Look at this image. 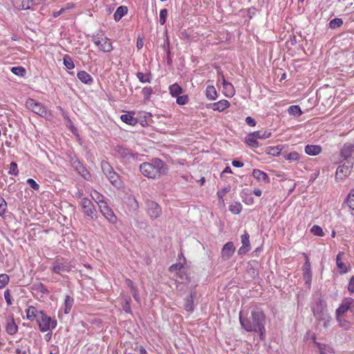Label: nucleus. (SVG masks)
I'll use <instances>...</instances> for the list:
<instances>
[{
	"label": "nucleus",
	"instance_id": "47",
	"mask_svg": "<svg viewBox=\"0 0 354 354\" xmlns=\"http://www.w3.org/2000/svg\"><path fill=\"white\" fill-rule=\"evenodd\" d=\"M310 232L314 234V235H316V236H324V231L322 230V228L319 226V225H313L311 229H310Z\"/></svg>",
	"mask_w": 354,
	"mask_h": 354
},
{
	"label": "nucleus",
	"instance_id": "26",
	"mask_svg": "<svg viewBox=\"0 0 354 354\" xmlns=\"http://www.w3.org/2000/svg\"><path fill=\"white\" fill-rule=\"evenodd\" d=\"M304 272V279L306 281H310L311 280V273H310V263L309 262L308 258L306 257V262L303 268Z\"/></svg>",
	"mask_w": 354,
	"mask_h": 354
},
{
	"label": "nucleus",
	"instance_id": "59",
	"mask_svg": "<svg viewBox=\"0 0 354 354\" xmlns=\"http://www.w3.org/2000/svg\"><path fill=\"white\" fill-rule=\"evenodd\" d=\"M133 297L137 302H140V299L139 297V292L137 288L131 290Z\"/></svg>",
	"mask_w": 354,
	"mask_h": 354
},
{
	"label": "nucleus",
	"instance_id": "58",
	"mask_svg": "<svg viewBox=\"0 0 354 354\" xmlns=\"http://www.w3.org/2000/svg\"><path fill=\"white\" fill-rule=\"evenodd\" d=\"M142 92L146 98H149L153 93V89L151 87H145Z\"/></svg>",
	"mask_w": 354,
	"mask_h": 354
},
{
	"label": "nucleus",
	"instance_id": "35",
	"mask_svg": "<svg viewBox=\"0 0 354 354\" xmlns=\"http://www.w3.org/2000/svg\"><path fill=\"white\" fill-rule=\"evenodd\" d=\"M252 133V136H254L257 139H266L271 136V132L268 131H254Z\"/></svg>",
	"mask_w": 354,
	"mask_h": 354
},
{
	"label": "nucleus",
	"instance_id": "2",
	"mask_svg": "<svg viewBox=\"0 0 354 354\" xmlns=\"http://www.w3.org/2000/svg\"><path fill=\"white\" fill-rule=\"evenodd\" d=\"M140 172L147 178H160L167 174L168 167L160 158H153L151 162H143L140 165Z\"/></svg>",
	"mask_w": 354,
	"mask_h": 354
},
{
	"label": "nucleus",
	"instance_id": "34",
	"mask_svg": "<svg viewBox=\"0 0 354 354\" xmlns=\"http://www.w3.org/2000/svg\"><path fill=\"white\" fill-rule=\"evenodd\" d=\"M245 142L248 146L253 148H257L259 146L257 139L254 136H252V133L249 134L245 138Z\"/></svg>",
	"mask_w": 354,
	"mask_h": 354
},
{
	"label": "nucleus",
	"instance_id": "13",
	"mask_svg": "<svg viewBox=\"0 0 354 354\" xmlns=\"http://www.w3.org/2000/svg\"><path fill=\"white\" fill-rule=\"evenodd\" d=\"M104 217L111 223L114 224L117 222V216L113 210L109 207L107 204H102L99 209Z\"/></svg>",
	"mask_w": 354,
	"mask_h": 354
},
{
	"label": "nucleus",
	"instance_id": "9",
	"mask_svg": "<svg viewBox=\"0 0 354 354\" xmlns=\"http://www.w3.org/2000/svg\"><path fill=\"white\" fill-rule=\"evenodd\" d=\"M353 165V162L351 160H347L344 164L339 165L336 170V180H342L348 176L352 171Z\"/></svg>",
	"mask_w": 354,
	"mask_h": 354
},
{
	"label": "nucleus",
	"instance_id": "36",
	"mask_svg": "<svg viewBox=\"0 0 354 354\" xmlns=\"http://www.w3.org/2000/svg\"><path fill=\"white\" fill-rule=\"evenodd\" d=\"M288 112L290 115H293L295 117H299L302 114V111L299 105H292L289 106Z\"/></svg>",
	"mask_w": 354,
	"mask_h": 354
},
{
	"label": "nucleus",
	"instance_id": "53",
	"mask_svg": "<svg viewBox=\"0 0 354 354\" xmlns=\"http://www.w3.org/2000/svg\"><path fill=\"white\" fill-rule=\"evenodd\" d=\"M221 75L222 79H223V85L224 89H227V87H230V89H231L230 95H233L234 93L233 85L231 83H230V82H227L225 80V79L224 78V76H223L222 73H221Z\"/></svg>",
	"mask_w": 354,
	"mask_h": 354
},
{
	"label": "nucleus",
	"instance_id": "49",
	"mask_svg": "<svg viewBox=\"0 0 354 354\" xmlns=\"http://www.w3.org/2000/svg\"><path fill=\"white\" fill-rule=\"evenodd\" d=\"M7 203L3 197H0V216H3L7 212Z\"/></svg>",
	"mask_w": 354,
	"mask_h": 354
},
{
	"label": "nucleus",
	"instance_id": "63",
	"mask_svg": "<svg viewBox=\"0 0 354 354\" xmlns=\"http://www.w3.org/2000/svg\"><path fill=\"white\" fill-rule=\"evenodd\" d=\"M86 203H87V199L84 198L82 201V207L84 209V212L85 214L88 215V208L87 207Z\"/></svg>",
	"mask_w": 354,
	"mask_h": 354
},
{
	"label": "nucleus",
	"instance_id": "15",
	"mask_svg": "<svg viewBox=\"0 0 354 354\" xmlns=\"http://www.w3.org/2000/svg\"><path fill=\"white\" fill-rule=\"evenodd\" d=\"M241 239L242 246L239 249L238 254L239 255H243L249 252L251 248L249 240L250 235L246 231H245L244 234L241 235Z\"/></svg>",
	"mask_w": 354,
	"mask_h": 354
},
{
	"label": "nucleus",
	"instance_id": "24",
	"mask_svg": "<svg viewBox=\"0 0 354 354\" xmlns=\"http://www.w3.org/2000/svg\"><path fill=\"white\" fill-rule=\"evenodd\" d=\"M127 203L130 211L137 212L139 209V203L135 197L129 196L127 198Z\"/></svg>",
	"mask_w": 354,
	"mask_h": 354
},
{
	"label": "nucleus",
	"instance_id": "4",
	"mask_svg": "<svg viewBox=\"0 0 354 354\" xmlns=\"http://www.w3.org/2000/svg\"><path fill=\"white\" fill-rule=\"evenodd\" d=\"M39 317L37 319V322L41 332L45 333L51 331L57 326V320L53 319L48 316L44 310H39Z\"/></svg>",
	"mask_w": 354,
	"mask_h": 354
},
{
	"label": "nucleus",
	"instance_id": "1",
	"mask_svg": "<svg viewBox=\"0 0 354 354\" xmlns=\"http://www.w3.org/2000/svg\"><path fill=\"white\" fill-rule=\"evenodd\" d=\"M266 315L259 308L252 310L249 317H243L241 312L239 313V322L241 327L247 332L258 333L261 340L266 337Z\"/></svg>",
	"mask_w": 354,
	"mask_h": 354
},
{
	"label": "nucleus",
	"instance_id": "44",
	"mask_svg": "<svg viewBox=\"0 0 354 354\" xmlns=\"http://www.w3.org/2000/svg\"><path fill=\"white\" fill-rule=\"evenodd\" d=\"M343 24V20L341 18H335L330 21L329 27L331 29H336Z\"/></svg>",
	"mask_w": 354,
	"mask_h": 354
},
{
	"label": "nucleus",
	"instance_id": "20",
	"mask_svg": "<svg viewBox=\"0 0 354 354\" xmlns=\"http://www.w3.org/2000/svg\"><path fill=\"white\" fill-rule=\"evenodd\" d=\"M26 318L27 319L30 321H34L37 320L38 317H39V310H38L35 306H30L28 307V308L26 310Z\"/></svg>",
	"mask_w": 354,
	"mask_h": 354
},
{
	"label": "nucleus",
	"instance_id": "21",
	"mask_svg": "<svg viewBox=\"0 0 354 354\" xmlns=\"http://www.w3.org/2000/svg\"><path fill=\"white\" fill-rule=\"evenodd\" d=\"M322 147L319 145H308L305 147V152L310 156H316L320 153Z\"/></svg>",
	"mask_w": 354,
	"mask_h": 354
},
{
	"label": "nucleus",
	"instance_id": "61",
	"mask_svg": "<svg viewBox=\"0 0 354 354\" xmlns=\"http://www.w3.org/2000/svg\"><path fill=\"white\" fill-rule=\"evenodd\" d=\"M348 290L351 293L354 292V276H353L349 281L348 285Z\"/></svg>",
	"mask_w": 354,
	"mask_h": 354
},
{
	"label": "nucleus",
	"instance_id": "25",
	"mask_svg": "<svg viewBox=\"0 0 354 354\" xmlns=\"http://www.w3.org/2000/svg\"><path fill=\"white\" fill-rule=\"evenodd\" d=\"M184 308L188 312H193L194 310V304L192 293L185 299Z\"/></svg>",
	"mask_w": 354,
	"mask_h": 354
},
{
	"label": "nucleus",
	"instance_id": "50",
	"mask_svg": "<svg viewBox=\"0 0 354 354\" xmlns=\"http://www.w3.org/2000/svg\"><path fill=\"white\" fill-rule=\"evenodd\" d=\"M77 76L78 79L83 83H88V74L86 71H80Z\"/></svg>",
	"mask_w": 354,
	"mask_h": 354
},
{
	"label": "nucleus",
	"instance_id": "12",
	"mask_svg": "<svg viewBox=\"0 0 354 354\" xmlns=\"http://www.w3.org/2000/svg\"><path fill=\"white\" fill-rule=\"evenodd\" d=\"M353 153H354V142L344 143L340 149V156L347 161Z\"/></svg>",
	"mask_w": 354,
	"mask_h": 354
},
{
	"label": "nucleus",
	"instance_id": "14",
	"mask_svg": "<svg viewBox=\"0 0 354 354\" xmlns=\"http://www.w3.org/2000/svg\"><path fill=\"white\" fill-rule=\"evenodd\" d=\"M235 247L233 242L229 241L226 243L221 250V258L223 260H228L234 254Z\"/></svg>",
	"mask_w": 354,
	"mask_h": 354
},
{
	"label": "nucleus",
	"instance_id": "41",
	"mask_svg": "<svg viewBox=\"0 0 354 354\" xmlns=\"http://www.w3.org/2000/svg\"><path fill=\"white\" fill-rule=\"evenodd\" d=\"M11 72L19 77H24L26 74V70L22 66H13L11 68Z\"/></svg>",
	"mask_w": 354,
	"mask_h": 354
},
{
	"label": "nucleus",
	"instance_id": "55",
	"mask_svg": "<svg viewBox=\"0 0 354 354\" xmlns=\"http://www.w3.org/2000/svg\"><path fill=\"white\" fill-rule=\"evenodd\" d=\"M28 185H29L34 190L38 191L39 189V185L32 178H28L26 180Z\"/></svg>",
	"mask_w": 354,
	"mask_h": 354
},
{
	"label": "nucleus",
	"instance_id": "11",
	"mask_svg": "<svg viewBox=\"0 0 354 354\" xmlns=\"http://www.w3.org/2000/svg\"><path fill=\"white\" fill-rule=\"evenodd\" d=\"M114 151L118 153V155L125 160L126 161H129L131 159L137 158L138 156V153H134L132 152L131 149L124 147L123 146L117 145L114 148Z\"/></svg>",
	"mask_w": 354,
	"mask_h": 354
},
{
	"label": "nucleus",
	"instance_id": "46",
	"mask_svg": "<svg viewBox=\"0 0 354 354\" xmlns=\"http://www.w3.org/2000/svg\"><path fill=\"white\" fill-rule=\"evenodd\" d=\"M10 281V277L6 274H0V289L5 288Z\"/></svg>",
	"mask_w": 354,
	"mask_h": 354
},
{
	"label": "nucleus",
	"instance_id": "64",
	"mask_svg": "<svg viewBox=\"0 0 354 354\" xmlns=\"http://www.w3.org/2000/svg\"><path fill=\"white\" fill-rule=\"evenodd\" d=\"M232 165L234 167H242L243 166V162L239 160H234L232 162Z\"/></svg>",
	"mask_w": 354,
	"mask_h": 354
},
{
	"label": "nucleus",
	"instance_id": "39",
	"mask_svg": "<svg viewBox=\"0 0 354 354\" xmlns=\"http://www.w3.org/2000/svg\"><path fill=\"white\" fill-rule=\"evenodd\" d=\"M101 168L105 176L110 175L113 169L109 162L102 160L101 162Z\"/></svg>",
	"mask_w": 354,
	"mask_h": 354
},
{
	"label": "nucleus",
	"instance_id": "16",
	"mask_svg": "<svg viewBox=\"0 0 354 354\" xmlns=\"http://www.w3.org/2000/svg\"><path fill=\"white\" fill-rule=\"evenodd\" d=\"M230 105V103L227 100H221L217 102L210 104L209 108L214 111L221 112L228 108Z\"/></svg>",
	"mask_w": 354,
	"mask_h": 354
},
{
	"label": "nucleus",
	"instance_id": "56",
	"mask_svg": "<svg viewBox=\"0 0 354 354\" xmlns=\"http://www.w3.org/2000/svg\"><path fill=\"white\" fill-rule=\"evenodd\" d=\"M230 191V187H225L221 190H218L216 193L218 198L220 201H223V196Z\"/></svg>",
	"mask_w": 354,
	"mask_h": 354
},
{
	"label": "nucleus",
	"instance_id": "33",
	"mask_svg": "<svg viewBox=\"0 0 354 354\" xmlns=\"http://www.w3.org/2000/svg\"><path fill=\"white\" fill-rule=\"evenodd\" d=\"M282 150L281 146L276 147H268L265 149V152L268 155H272L273 156H278Z\"/></svg>",
	"mask_w": 354,
	"mask_h": 354
},
{
	"label": "nucleus",
	"instance_id": "57",
	"mask_svg": "<svg viewBox=\"0 0 354 354\" xmlns=\"http://www.w3.org/2000/svg\"><path fill=\"white\" fill-rule=\"evenodd\" d=\"M4 298L6 299V304L8 306H11L12 304L11 294L9 289H7L4 292Z\"/></svg>",
	"mask_w": 354,
	"mask_h": 354
},
{
	"label": "nucleus",
	"instance_id": "31",
	"mask_svg": "<svg viewBox=\"0 0 354 354\" xmlns=\"http://www.w3.org/2000/svg\"><path fill=\"white\" fill-rule=\"evenodd\" d=\"M74 304V299L69 295H66L64 299V313L68 314Z\"/></svg>",
	"mask_w": 354,
	"mask_h": 354
},
{
	"label": "nucleus",
	"instance_id": "18",
	"mask_svg": "<svg viewBox=\"0 0 354 354\" xmlns=\"http://www.w3.org/2000/svg\"><path fill=\"white\" fill-rule=\"evenodd\" d=\"M90 196L92 197V199L99 209L100 208L101 205L106 204L104 201V197L96 190L91 191Z\"/></svg>",
	"mask_w": 354,
	"mask_h": 354
},
{
	"label": "nucleus",
	"instance_id": "52",
	"mask_svg": "<svg viewBox=\"0 0 354 354\" xmlns=\"http://www.w3.org/2000/svg\"><path fill=\"white\" fill-rule=\"evenodd\" d=\"M299 154L296 151L289 153L285 156V159L290 161H295L299 160Z\"/></svg>",
	"mask_w": 354,
	"mask_h": 354
},
{
	"label": "nucleus",
	"instance_id": "29",
	"mask_svg": "<svg viewBox=\"0 0 354 354\" xmlns=\"http://www.w3.org/2000/svg\"><path fill=\"white\" fill-rule=\"evenodd\" d=\"M127 12V8L126 6H119L115 10L113 17L115 21H119L122 17Z\"/></svg>",
	"mask_w": 354,
	"mask_h": 354
},
{
	"label": "nucleus",
	"instance_id": "60",
	"mask_svg": "<svg viewBox=\"0 0 354 354\" xmlns=\"http://www.w3.org/2000/svg\"><path fill=\"white\" fill-rule=\"evenodd\" d=\"M257 12V9L254 7H250L247 10L248 17L250 19H251L253 16L255 15Z\"/></svg>",
	"mask_w": 354,
	"mask_h": 354
},
{
	"label": "nucleus",
	"instance_id": "43",
	"mask_svg": "<svg viewBox=\"0 0 354 354\" xmlns=\"http://www.w3.org/2000/svg\"><path fill=\"white\" fill-rule=\"evenodd\" d=\"M64 64L66 68L71 70L74 68L75 65L73 61V59L68 55H65L64 56Z\"/></svg>",
	"mask_w": 354,
	"mask_h": 354
},
{
	"label": "nucleus",
	"instance_id": "7",
	"mask_svg": "<svg viewBox=\"0 0 354 354\" xmlns=\"http://www.w3.org/2000/svg\"><path fill=\"white\" fill-rule=\"evenodd\" d=\"M146 214L151 220L159 218L162 213L161 206L154 201L147 200L145 203Z\"/></svg>",
	"mask_w": 354,
	"mask_h": 354
},
{
	"label": "nucleus",
	"instance_id": "17",
	"mask_svg": "<svg viewBox=\"0 0 354 354\" xmlns=\"http://www.w3.org/2000/svg\"><path fill=\"white\" fill-rule=\"evenodd\" d=\"M106 178L110 183L115 187L120 188L122 186V182L120 176L113 170L110 175H106Z\"/></svg>",
	"mask_w": 354,
	"mask_h": 354
},
{
	"label": "nucleus",
	"instance_id": "27",
	"mask_svg": "<svg viewBox=\"0 0 354 354\" xmlns=\"http://www.w3.org/2000/svg\"><path fill=\"white\" fill-rule=\"evenodd\" d=\"M344 204L346 205L349 209L354 210V189L350 190L344 201Z\"/></svg>",
	"mask_w": 354,
	"mask_h": 354
},
{
	"label": "nucleus",
	"instance_id": "5",
	"mask_svg": "<svg viewBox=\"0 0 354 354\" xmlns=\"http://www.w3.org/2000/svg\"><path fill=\"white\" fill-rule=\"evenodd\" d=\"M26 106L33 113L46 119H49L52 116L50 111H48L46 106H44L41 103L36 102L33 99H28L26 102Z\"/></svg>",
	"mask_w": 354,
	"mask_h": 354
},
{
	"label": "nucleus",
	"instance_id": "42",
	"mask_svg": "<svg viewBox=\"0 0 354 354\" xmlns=\"http://www.w3.org/2000/svg\"><path fill=\"white\" fill-rule=\"evenodd\" d=\"M242 210V205L239 202H234L230 205V211L233 213L238 214Z\"/></svg>",
	"mask_w": 354,
	"mask_h": 354
},
{
	"label": "nucleus",
	"instance_id": "3",
	"mask_svg": "<svg viewBox=\"0 0 354 354\" xmlns=\"http://www.w3.org/2000/svg\"><path fill=\"white\" fill-rule=\"evenodd\" d=\"M311 309L314 317L318 321L325 320L327 319L330 322L331 317L328 315L326 309V303L321 297L318 298L311 306Z\"/></svg>",
	"mask_w": 354,
	"mask_h": 354
},
{
	"label": "nucleus",
	"instance_id": "30",
	"mask_svg": "<svg viewBox=\"0 0 354 354\" xmlns=\"http://www.w3.org/2000/svg\"><path fill=\"white\" fill-rule=\"evenodd\" d=\"M32 290L37 292H40L42 295H47L49 293L46 287L41 282L35 283L32 286Z\"/></svg>",
	"mask_w": 354,
	"mask_h": 354
},
{
	"label": "nucleus",
	"instance_id": "38",
	"mask_svg": "<svg viewBox=\"0 0 354 354\" xmlns=\"http://www.w3.org/2000/svg\"><path fill=\"white\" fill-rule=\"evenodd\" d=\"M169 90L173 97H177L182 93V88L177 83L171 85Z\"/></svg>",
	"mask_w": 354,
	"mask_h": 354
},
{
	"label": "nucleus",
	"instance_id": "32",
	"mask_svg": "<svg viewBox=\"0 0 354 354\" xmlns=\"http://www.w3.org/2000/svg\"><path fill=\"white\" fill-rule=\"evenodd\" d=\"M122 309L124 310V311L127 313H132V310H131V299L129 296H124L122 297Z\"/></svg>",
	"mask_w": 354,
	"mask_h": 354
},
{
	"label": "nucleus",
	"instance_id": "8",
	"mask_svg": "<svg viewBox=\"0 0 354 354\" xmlns=\"http://www.w3.org/2000/svg\"><path fill=\"white\" fill-rule=\"evenodd\" d=\"M72 266L70 262L64 259H57L53 262L50 270L53 273L63 274L69 272Z\"/></svg>",
	"mask_w": 354,
	"mask_h": 354
},
{
	"label": "nucleus",
	"instance_id": "40",
	"mask_svg": "<svg viewBox=\"0 0 354 354\" xmlns=\"http://www.w3.org/2000/svg\"><path fill=\"white\" fill-rule=\"evenodd\" d=\"M343 254V253H341L339 252L337 255V257H336V264H337V267L342 270V272L341 273L342 274H345L348 272V270L345 266V264L344 263L342 262L341 261V255Z\"/></svg>",
	"mask_w": 354,
	"mask_h": 354
},
{
	"label": "nucleus",
	"instance_id": "23",
	"mask_svg": "<svg viewBox=\"0 0 354 354\" xmlns=\"http://www.w3.org/2000/svg\"><path fill=\"white\" fill-rule=\"evenodd\" d=\"M33 0H16L15 6L19 10H28L32 4Z\"/></svg>",
	"mask_w": 354,
	"mask_h": 354
},
{
	"label": "nucleus",
	"instance_id": "62",
	"mask_svg": "<svg viewBox=\"0 0 354 354\" xmlns=\"http://www.w3.org/2000/svg\"><path fill=\"white\" fill-rule=\"evenodd\" d=\"M245 122L250 127H254L256 125L254 119L250 116L245 118Z\"/></svg>",
	"mask_w": 354,
	"mask_h": 354
},
{
	"label": "nucleus",
	"instance_id": "19",
	"mask_svg": "<svg viewBox=\"0 0 354 354\" xmlns=\"http://www.w3.org/2000/svg\"><path fill=\"white\" fill-rule=\"evenodd\" d=\"M6 330L10 335H13L17 333L18 326L15 324L12 317L8 320L6 326Z\"/></svg>",
	"mask_w": 354,
	"mask_h": 354
},
{
	"label": "nucleus",
	"instance_id": "48",
	"mask_svg": "<svg viewBox=\"0 0 354 354\" xmlns=\"http://www.w3.org/2000/svg\"><path fill=\"white\" fill-rule=\"evenodd\" d=\"M8 174L15 176L19 174L18 166L15 162H10Z\"/></svg>",
	"mask_w": 354,
	"mask_h": 354
},
{
	"label": "nucleus",
	"instance_id": "10",
	"mask_svg": "<svg viewBox=\"0 0 354 354\" xmlns=\"http://www.w3.org/2000/svg\"><path fill=\"white\" fill-rule=\"evenodd\" d=\"M348 310H354V299L351 297L345 298L340 306L336 310L337 319L341 322L340 316Z\"/></svg>",
	"mask_w": 354,
	"mask_h": 354
},
{
	"label": "nucleus",
	"instance_id": "6",
	"mask_svg": "<svg viewBox=\"0 0 354 354\" xmlns=\"http://www.w3.org/2000/svg\"><path fill=\"white\" fill-rule=\"evenodd\" d=\"M93 41L98 49L104 53H109L112 50V44L102 32L93 35Z\"/></svg>",
	"mask_w": 354,
	"mask_h": 354
},
{
	"label": "nucleus",
	"instance_id": "37",
	"mask_svg": "<svg viewBox=\"0 0 354 354\" xmlns=\"http://www.w3.org/2000/svg\"><path fill=\"white\" fill-rule=\"evenodd\" d=\"M205 93L207 97L211 100H215L217 97L216 88L213 86H207Z\"/></svg>",
	"mask_w": 354,
	"mask_h": 354
},
{
	"label": "nucleus",
	"instance_id": "51",
	"mask_svg": "<svg viewBox=\"0 0 354 354\" xmlns=\"http://www.w3.org/2000/svg\"><path fill=\"white\" fill-rule=\"evenodd\" d=\"M189 97L187 95H178L176 99V103L179 105H185L187 104Z\"/></svg>",
	"mask_w": 354,
	"mask_h": 354
},
{
	"label": "nucleus",
	"instance_id": "45",
	"mask_svg": "<svg viewBox=\"0 0 354 354\" xmlns=\"http://www.w3.org/2000/svg\"><path fill=\"white\" fill-rule=\"evenodd\" d=\"M136 76L138 78V80H140V82H141L142 83H145V82L149 83L151 82V74L150 73H147V74L145 75L143 73L138 72V73H137Z\"/></svg>",
	"mask_w": 354,
	"mask_h": 354
},
{
	"label": "nucleus",
	"instance_id": "54",
	"mask_svg": "<svg viewBox=\"0 0 354 354\" xmlns=\"http://www.w3.org/2000/svg\"><path fill=\"white\" fill-rule=\"evenodd\" d=\"M167 17V9H162L160 12V24L161 25H164L166 21V18Z\"/></svg>",
	"mask_w": 354,
	"mask_h": 354
},
{
	"label": "nucleus",
	"instance_id": "28",
	"mask_svg": "<svg viewBox=\"0 0 354 354\" xmlns=\"http://www.w3.org/2000/svg\"><path fill=\"white\" fill-rule=\"evenodd\" d=\"M120 119L122 122H125L126 124H130V125H135L138 122V120L133 116V115H131L129 113L127 114H122L120 116Z\"/></svg>",
	"mask_w": 354,
	"mask_h": 354
},
{
	"label": "nucleus",
	"instance_id": "22",
	"mask_svg": "<svg viewBox=\"0 0 354 354\" xmlns=\"http://www.w3.org/2000/svg\"><path fill=\"white\" fill-rule=\"evenodd\" d=\"M252 176L259 181L269 182L268 174L261 170L254 169L252 171Z\"/></svg>",
	"mask_w": 354,
	"mask_h": 354
}]
</instances>
